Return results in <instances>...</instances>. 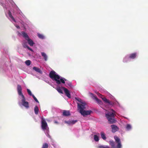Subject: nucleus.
Instances as JSON below:
<instances>
[{
  "mask_svg": "<svg viewBox=\"0 0 148 148\" xmlns=\"http://www.w3.org/2000/svg\"><path fill=\"white\" fill-rule=\"evenodd\" d=\"M27 48L29 50H30V51H32V52H33V50L31 49V48H30L29 46H27Z\"/></svg>",
  "mask_w": 148,
  "mask_h": 148,
  "instance_id": "34",
  "label": "nucleus"
},
{
  "mask_svg": "<svg viewBox=\"0 0 148 148\" xmlns=\"http://www.w3.org/2000/svg\"><path fill=\"white\" fill-rule=\"evenodd\" d=\"M111 127L112 129V132L113 133H114L116 131H117L119 128L116 125H112Z\"/></svg>",
  "mask_w": 148,
  "mask_h": 148,
  "instance_id": "9",
  "label": "nucleus"
},
{
  "mask_svg": "<svg viewBox=\"0 0 148 148\" xmlns=\"http://www.w3.org/2000/svg\"><path fill=\"white\" fill-rule=\"evenodd\" d=\"M101 135L102 138L104 140H105L106 139V138L105 136V135L104 133L102 132L101 133Z\"/></svg>",
  "mask_w": 148,
  "mask_h": 148,
  "instance_id": "20",
  "label": "nucleus"
},
{
  "mask_svg": "<svg viewBox=\"0 0 148 148\" xmlns=\"http://www.w3.org/2000/svg\"><path fill=\"white\" fill-rule=\"evenodd\" d=\"M16 27L18 28H20V27L18 26H16Z\"/></svg>",
  "mask_w": 148,
  "mask_h": 148,
  "instance_id": "37",
  "label": "nucleus"
},
{
  "mask_svg": "<svg viewBox=\"0 0 148 148\" xmlns=\"http://www.w3.org/2000/svg\"><path fill=\"white\" fill-rule=\"evenodd\" d=\"M112 112H109L106 114V116L110 124L115 123L116 121L114 119L115 112L112 109Z\"/></svg>",
  "mask_w": 148,
  "mask_h": 148,
  "instance_id": "4",
  "label": "nucleus"
},
{
  "mask_svg": "<svg viewBox=\"0 0 148 148\" xmlns=\"http://www.w3.org/2000/svg\"><path fill=\"white\" fill-rule=\"evenodd\" d=\"M77 108L79 110V112L84 116L90 114L92 112L91 110H84L85 109V106L86 104L85 103H82V104H79L77 103Z\"/></svg>",
  "mask_w": 148,
  "mask_h": 148,
  "instance_id": "2",
  "label": "nucleus"
},
{
  "mask_svg": "<svg viewBox=\"0 0 148 148\" xmlns=\"http://www.w3.org/2000/svg\"><path fill=\"white\" fill-rule=\"evenodd\" d=\"M72 124H73L77 122V120H73L71 121Z\"/></svg>",
  "mask_w": 148,
  "mask_h": 148,
  "instance_id": "33",
  "label": "nucleus"
},
{
  "mask_svg": "<svg viewBox=\"0 0 148 148\" xmlns=\"http://www.w3.org/2000/svg\"><path fill=\"white\" fill-rule=\"evenodd\" d=\"M65 122L69 124H72L71 121H65Z\"/></svg>",
  "mask_w": 148,
  "mask_h": 148,
  "instance_id": "35",
  "label": "nucleus"
},
{
  "mask_svg": "<svg viewBox=\"0 0 148 148\" xmlns=\"http://www.w3.org/2000/svg\"><path fill=\"white\" fill-rule=\"evenodd\" d=\"M56 90H57V91L60 93L63 94V92L62 90V89L60 88L59 87H57L56 88Z\"/></svg>",
  "mask_w": 148,
  "mask_h": 148,
  "instance_id": "21",
  "label": "nucleus"
},
{
  "mask_svg": "<svg viewBox=\"0 0 148 148\" xmlns=\"http://www.w3.org/2000/svg\"><path fill=\"white\" fill-rule=\"evenodd\" d=\"M94 140L96 141H98L99 140V137L97 135H94Z\"/></svg>",
  "mask_w": 148,
  "mask_h": 148,
  "instance_id": "26",
  "label": "nucleus"
},
{
  "mask_svg": "<svg viewBox=\"0 0 148 148\" xmlns=\"http://www.w3.org/2000/svg\"><path fill=\"white\" fill-rule=\"evenodd\" d=\"M17 90L19 95L21 96L22 98L21 100L22 105L26 108H29V103L28 102L25 101V97L22 92V88L21 85H17Z\"/></svg>",
  "mask_w": 148,
  "mask_h": 148,
  "instance_id": "3",
  "label": "nucleus"
},
{
  "mask_svg": "<svg viewBox=\"0 0 148 148\" xmlns=\"http://www.w3.org/2000/svg\"><path fill=\"white\" fill-rule=\"evenodd\" d=\"M126 129L127 130H129L131 129V126L130 124H127L126 127Z\"/></svg>",
  "mask_w": 148,
  "mask_h": 148,
  "instance_id": "23",
  "label": "nucleus"
},
{
  "mask_svg": "<svg viewBox=\"0 0 148 148\" xmlns=\"http://www.w3.org/2000/svg\"><path fill=\"white\" fill-rule=\"evenodd\" d=\"M25 63L27 65L29 66L31 64V61L29 60H26L25 61Z\"/></svg>",
  "mask_w": 148,
  "mask_h": 148,
  "instance_id": "25",
  "label": "nucleus"
},
{
  "mask_svg": "<svg viewBox=\"0 0 148 148\" xmlns=\"http://www.w3.org/2000/svg\"><path fill=\"white\" fill-rule=\"evenodd\" d=\"M66 85H67L66 86H68L70 87H71L72 86L71 83L70 82H66Z\"/></svg>",
  "mask_w": 148,
  "mask_h": 148,
  "instance_id": "28",
  "label": "nucleus"
},
{
  "mask_svg": "<svg viewBox=\"0 0 148 148\" xmlns=\"http://www.w3.org/2000/svg\"><path fill=\"white\" fill-rule=\"evenodd\" d=\"M75 99L76 100H77L78 101H79V102H80V103H82L81 104H82V103H83L82 102V100H81V99L79 98L78 97H75Z\"/></svg>",
  "mask_w": 148,
  "mask_h": 148,
  "instance_id": "27",
  "label": "nucleus"
},
{
  "mask_svg": "<svg viewBox=\"0 0 148 148\" xmlns=\"http://www.w3.org/2000/svg\"><path fill=\"white\" fill-rule=\"evenodd\" d=\"M42 56L43 57L44 60L46 61L47 60V56L45 53L44 52H42L41 53Z\"/></svg>",
  "mask_w": 148,
  "mask_h": 148,
  "instance_id": "16",
  "label": "nucleus"
},
{
  "mask_svg": "<svg viewBox=\"0 0 148 148\" xmlns=\"http://www.w3.org/2000/svg\"><path fill=\"white\" fill-rule=\"evenodd\" d=\"M33 98L35 100V101L36 102H37L39 103V101L37 100V99H36V98L35 97V96H34V95H32V96Z\"/></svg>",
  "mask_w": 148,
  "mask_h": 148,
  "instance_id": "29",
  "label": "nucleus"
},
{
  "mask_svg": "<svg viewBox=\"0 0 148 148\" xmlns=\"http://www.w3.org/2000/svg\"><path fill=\"white\" fill-rule=\"evenodd\" d=\"M62 88L63 89L64 92L66 95L69 98H71V95L69 90L66 88L64 87H62Z\"/></svg>",
  "mask_w": 148,
  "mask_h": 148,
  "instance_id": "7",
  "label": "nucleus"
},
{
  "mask_svg": "<svg viewBox=\"0 0 148 148\" xmlns=\"http://www.w3.org/2000/svg\"><path fill=\"white\" fill-rule=\"evenodd\" d=\"M63 115L64 116H68L70 115V114L69 111L64 110L63 112Z\"/></svg>",
  "mask_w": 148,
  "mask_h": 148,
  "instance_id": "13",
  "label": "nucleus"
},
{
  "mask_svg": "<svg viewBox=\"0 0 148 148\" xmlns=\"http://www.w3.org/2000/svg\"><path fill=\"white\" fill-rule=\"evenodd\" d=\"M8 15L11 18L13 21H14L15 22V19L14 18V17L12 16V13H11V12L10 11H9L8 12Z\"/></svg>",
  "mask_w": 148,
  "mask_h": 148,
  "instance_id": "19",
  "label": "nucleus"
},
{
  "mask_svg": "<svg viewBox=\"0 0 148 148\" xmlns=\"http://www.w3.org/2000/svg\"><path fill=\"white\" fill-rule=\"evenodd\" d=\"M34 111L35 114H38V113L39 109L37 106H36L34 108Z\"/></svg>",
  "mask_w": 148,
  "mask_h": 148,
  "instance_id": "18",
  "label": "nucleus"
},
{
  "mask_svg": "<svg viewBox=\"0 0 148 148\" xmlns=\"http://www.w3.org/2000/svg\"><path fill=\"white\" fill-rule=\"evenodd\" d=\"M137 56V53H133L130 54L129 56V58L130 59H135Z\"/></svg>",
  "mask_w": 148,
  "mask_h": 148,
  "instance_id": "11",
  "label": "nucleus"
},
{
  "mask_svg": "<svg viewBox=\"0 0 148 148\" xmlns=\"http://www.w3.org/2000/svg\"><path fill=\"white\" fill-rule=\"evenodd\" d=\"M93 98L99 104H101L102 103V102L101 100L98 99L97 97L95 96H94L93 97Z\"/></svg>",
  "mask_w": 148,
  "mask_h": 148,
  "instance_id": "14",
  "label": "nucleus"
},
{
  "mask_svg": "<svg viewBox=\"0 0 148 148\" xmlns=\"http://www.w3.org/2000/svg\"><path fill=\"white\" fill-rule=\"evenodd\" d=\"M33 69L39 73L42 74V71L38 67L34 66L33 68Z\"/></svg>",
  "mask_w": 148,
  "mask_h": 148,
  "instance_id": "10",
  "label": "nucleus"
},
{
  "mask_svg": "<svg viewBox=\"0 0 148 148\" xmlns=\"http://www.w3.org/2000/svg\"><path fill=\"white\" fill-rule=\"evenodd\" d=\"M22 34L26 40H27L28 38H29V36L27 34L24 32H22Z\"/></svg>",
  "mask_w": 148,
  "mask_h": 148,
  "instance_id": "15",
  "label": "nucleus"
},
{
  "mask_svg": "<svg viewBox=\"0 0 148 148\" xmlns=\"http://www.w3.org/2000/svg\"><path fill=\"white\" fill-rule=\"evenodd\" d=\"M47 136L50 138H51V137L50 136L49 134H48V136Z\"/></svg>",
  "mask_w": 148,
  "mask_h": 148,
  "instance_id": "36",
  "label": "nucleus"
},
{
  "mask_svg": "<svg viewBox=\"0 0 148 148\" xmlns=\"http://www.w3.org/2000/svg\"><path fill=\"white\" fill-rule=\"evenodd\" d=\"M49 76L52 80H55L58 84H60L61 82L63 84H64L65 81H66V79L64 78L60 79V76L54 71H50L49 73Z\"/></svg>",
  "mask_w": 148,
  "mask_h": 148,
  "instance_id": "1",
  "label": "nucleus"
},
{
  "mask_svg": "<svg viewBox=\"0 0 148 148\" xmlns=\"http://www.w3.org/2000/svg\"><path fill=\"white\" fill-rule=\"evenodd\" d=\"M27 92L28 93V94L30 96H32L33 95L32 94V92L29 89H27Z\"/></svg>",
  "mask_w": 148,
  "mask_h": 148,
  "instance_id": "30",
  "label": "nucleus"
},
{
  "mask_svg": "<svg viewBox=\"0 0 148 148\" xmlns=\"http://www.w3.org/2000/svg\"><path fill=\"white\" fill-rule=\"evenodd\" d=\"M47 127V123L45 119L42 118L41 119V127L43 130H46Z\"/></svg>",
  "mask_w": 148,
  "mask_h": 148,
  "instance_id": "5",
  "label": "nucleus"
},
{
  "mask_svg": "<svg viewBox=\"0 0 148 148\" xmlns=\"http://www.w3.org/2000/svg\"><path fill=\"white\" fill-rule=\"evenodd\" d=\"M114 138L116 142L117 143L116 148H121V145L120 139L116 136H114Z\"/></svg>",
  "mask_w": 148,
  "mask_h": 148,
  "instance_id": "6",
  "label": "nucleus"
},
{
  "mask_svg": "<svg viewBox=\"0 0 148 148\" xmlns=\"http://www.w3.org/2000/svg\"><path fill=\"white\" fill-rule=\"evenodd\" d=\"M109 144L112 148H115V144L113 140L109 141Z\"/></svg>",
  "mask_w": 148,
  "mask_h": 148,
  "instance_id": "17",
  "label": "nucleus"
},
{
  "mask_svg": "<svg viewBox=\"0 0 148 148\" xmlns=\"http://www.w3.org/2000/svg\"><path fill=\"white\" fill-rule=\"evenodd\" d=\"M23 47H24V48H27V46H27V43H23Z\"/></svg>",
  "mask_w": 148,
  "mask_h": 148,
  "instance_id": "32",
  "label": "nucleus"
},
{
  "mask_svg": "<svg viewBox=\"0 0 148 148\" xmlns=\"http://www.w3.org/2000/svg\"><path fill=\"white\" fill-rule=\"evenodd\" d=\"M38 37L40 38L43 39L44 38V36L42 34H38Z\"/></svg>",
  "mask_w": 148,
  "mask_h": 148,
  "instance_id": "24",
  "label": "nucleus"
},
{
  "mask_svg": "<svg viewBox=\"0 0 148 148\" xmlns=\"http://www.w3.org/2000/svg\"><path fill=\"white\" fill-rule=\"evenodd\" d=\"M49 147L48 144L45 143L43 144L42 148H48Z\"/></svg>",
  "mask_w": 148,
  "mask_h": 148,
  "instance_id": "22",
  "label": "nucleus"
},
{
  "mask_svg": "<svg viewBox=\"0 0 148 148\" xmlns=\"http://www.w3.org/2000/svg\"><path fill=\"white\" fill-rule=\"evenodd\" d=\"M27 40L28 44L30 46H33L34 43L32 40L29 38Z\"/></svg>",
  "mask_w": 148,
  "mask_h": 148,
  "instance_id": "12",
  "label": "nucleus"
},
{
  "mask_svg": "<svg viewBox=\"0 0 148 148\" xmlns=\"http://www.w3.org/2000/svg\"><path fill=\"white\" fill-rule=\"evenodd\" d=\"M100 148H110V147L108 146H100Z\"/></svg>",
  "mask_w": 148,
  "mask_h": 148,
  "instance_id": "31",
  "label": "nucleus"
},
{
  "mask_svg": "<svg viewBox=\"0 0 148 148\" xmlns=\"http://www.w3.org/2000/svg\"><path fill=\"white\" fill-rule=\"evenodd\" d=\"M97 95L101 97L102 98V99L105 103H108L109 104H111V102L109 100L107 99L105 97H101V96L102 97L103 96L101 94L98 93Z\"/></svg>",
  "mask_w": 148,
  "mask_h": 148,
  "instance_id": "8",
  "label": "nucleus"
}]
</instances>
